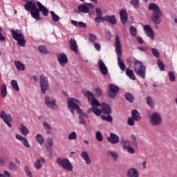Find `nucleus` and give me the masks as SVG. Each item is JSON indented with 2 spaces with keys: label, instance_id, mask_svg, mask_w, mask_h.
Here are the masks:
<instances>
[{
  "label": "nucleus",
  "instance_id": "4468645a",
  "mask_svg": "<svg viewBox=\"0 0 177 177\" xmlns=\"http://www.w3.org/2000/svg\"><path fill=\"white\" fill-rule=\"evenodd\" d=\"M106 139L111 145H117V143H120V137L114 133H110V136L107 137Z\"/></svg>",
  "mask_w": 177,
  "mask_h": 177
},
{
  "label": "nucleus",
  "instance_id": "c9c22d12",
  "mask_svg": "<svg viewBox=\"0 0 177 177\" xmlns=\"http://www.w3.org/2000/svg\"><path fill=\"white\" fill-rule=\"evenodd\" d=\"M1 97H6V95H8V90L6 88V84H1Z\"/></svg>",
  "mask_w": 177,
  "mask_h": 177
},
{
  "label": "nucleus",
  "instance_id": "338daca9",
  "mask_svg": "<svg viewBox=\"0 0 177 177\" xmlns=\"http://www.w3.org/2000/svg\"><path fill=\"white\" fill-rule=\"evenodd\" d=\"M6 162V160L4 158L0 157V166L5 167Z\"/></svg>",
  "mask_w": 177,
  "mask_h": 177
},
{
  "label": "nucleus",
  "instance_id": "20e7f679",
  "mask_svg": "<svg viewBox=\"0 0 177 177\" xmlns=\"http://www.w3.org/2000/svg\"><path fill=\"white\" fill-rule=\"evenodd\" d=\"M77 103L80 104V101H78V100H75L74 98H70L68 100V107L71 113L74 114V110H76L77 113L79 114V117H88V115L82 111V109L80 108V106L77 104Z\"/></svg>",
  "mask_w": 177,
  "mask_h": 177
},
{
  "label": "nucleus",
  "instance_id": "aec40b11",
  "mask_svg": "<svg viewBox=\"0 0 177 177\" xmlns=\"http://www.w3.org/2000/svg\"><path fill=\"white\" fill-rule=\"evenodd\" d=\"M16 139L17 140H20V142L22 143V145L24 146V147H26L27 149H30V143H28V140H27L25 137L20 134H17L15 136Z\"/></svg>",
  "mask_w": 177,
  "mask_h": 177
},
{
  "label": "nucleus",
  "instance_id": "864d4df0",
  "mask_svg": "<svg viewBox=\"0 0 177 177\" xmlns=\"http://www.w3.org/2000/svg\"><path fill=\"white\" fill-rule=\"evenodd\" d=\"M94 21L95 23H103L104 21V17H103L102 15L95 17Z\"/></svg>",
  "mask_w": 177,
  "mask_h": 177
},
{
  "label": "nucleus",
  "instance_id": "de8ad7c7",
  "mask_svg": "<svg viewBox=\"0 0 177 177\" xmlns=\"http://www.w3.org/2000/svg\"><path fill=\"white\" fill-rule=\"evenodd\" d=\"M130 34L132 37H136V34L138 33V30L135 28V26H130Z\"/></svg>",
  "mask_w": 177,
  "mask_h": 177
},
{
  "label": "nucleus",
  "instance_id": "9d476101",
  "mask_svg": "<svg viewBox=\"0 0 177 177\" xmlns=\"http://www.w3.org/2000/svg\"><path fill=\"white\" fill-rule=\"evenodd\" d=\"M57 162L64 169H66L67 171H73V165L68 158H57Z\"/></svg>",
  "mask_w": 177,
  "mask_h": 177
},
{
  "label": "nucleus",
  "instance_id": "8fccbe9b",
  "mask_svg": "<svg viewBox=\"0 0 177 177\" xmlns=\"http://www.w3.org/2000/svg\"><path fill=\"white\" fill-rule=\"evenodd\" d=\"M68 138L69 140H77V133L75 131L71 132L68 135Z\"/></svg>",
  "mask_w": 177,
  "mask_h": 177
},
{
  "label": "nucleus",
  "instance_id": "e2e57ef3",
  "mask_svg": "<svg viewBox=\"0 0 177 177\" xmlns=\"http://www.w3.org/2000/svg\"><path fill=\"white\" fill-rule=\"evenodd\" d=\"M127 150L130 154H135V149L132 147H129Z\"/></svg>",
  "mask_w": 177,
  "mask_h": 177
},
{
  "label": "nucleus",
  "instance_id": "2eb2a0df",
  "mask_svg": "<svg viewBox=\"0 0 177 177\" xmlns=\"http://www.w3.org/2000/svg\"><path fill=\"white\" fill-rule=\"evenodd\" d=\"M98 68L102 75H107L109 73V68H107L106 64H104L102 59L98 61Z\"/></svg>",
  "mask_w": 177,
  "mask_h": 177
},
{
  "label": "nucleus",
  "instance_id": "a18cd8bd",
  "mask_svg": "<svg viewBox=\"0 0 177 177\" xmlns=\"http://www.w3.org/2000/svg\"><path fill=\"white\" fill-rule=\"evenodd\" d=\"M39 53H42L43 55H46L49 53V51H48V49H46V47L45 46H39Z\"/></svg>",
  "mask_w": 177,
  "mask_h": 177
},
{
  "label": "nucleus",
  "instance_id": "9b49d317",
  "mask_svg": "<svg viewBox=\"0 0 177 177\" xmlns=\"http://www.w3.org/2000/svg\"><path fill=\"white\" fill-rule=\"evenodd\" d=\"M0 118L3 120V122L8 127V128H12V116L10 114L6 113L5 110H2L0 113Z\"/></svg>",
  "mask_w": 177,
  "mask_h": 177
},
{
  "label": "nucleus",
  "instance_id": "603ef678",
  "mask_svg": "<svg viewBox=\"0 0 177 177\" xmlns=\"http://www.w3.org/2000/svg\"><path fill=\"white\" fill-rule=\"evenodd\" d=\"M95 138L98 142H102L103 140V136L102 135V132L97 131L95 133Z\"/></svg>",
  "mask_w": 177,
  "mask_h": 177
},
{
  "label": "nucleus",
  "instance_id": "dca6fc26",
  "mask_svg": "<svg viewBox=\"0 0 177 177\" xmlns=\"http://www.w3.org/2000/svg\"><path fill=\"white\" fill-rule=\"evenodd\" d=\"M37 9H39V12H41L43 16L45 17H48L49 15V10L45 7V6L42 5V3L39 1H37Z\"/></svg>",
  "mask_w": 177,
  "mask_h": 177
},
{
  "label": "nucleus",
  "instance_id": "6e6552de",
  "mask_svg": "<svg viewBox=\"0 0 177 177\" xmlns=\"http://www.w3.org/2000/svg\"><path fill=\"white\" fill-rule=\"evenodd\" d=\"M39 83L41 92L43 95H45L46 93V91L49 89V82L48 81V77L44 75H40Z\"/></svg>",
  "mask_w": 177,
  "mask_h": 177
},
{
  "label": "nucleus",
  "instance_id": "412c9836",
  "mask_svg": "<svg viewBox=\"0 0 177 177\" xmlns=\"http://www.w3.org/2000/svg\"><path fill=\"white\" fill-rule=\"evenodd\" d=\"M127 177H139V171L135 167H130L127 171Z\"/></svg>",
  "mask_w": 177,
  "mask_h": 177
},
{
  "label": "nucleus",
  "instance_id": "a211bd4d",
  "mask_svg": "<svg viewBox=\"0 0 177 177\" xmlns=\"http://www.w3.org/2000/svg\"><path fill=\"white\" fill-rule=\"evenodd\" d=\"M37 8V3H35L34 1H29L25 4V9L27 10V12H32V10Z\"/></svg>",
  "mask_w": 177,
  "mask_h": 177
},
{
  "label": "nucleus",
  "instance_id": "0eeeda50",
  "mask_svg": "<svg viewBox=\"0 0 177 177\" xmlns=\"http://www.w3.org/2000/svg\"><path fill=\"white\" fill-rule=\"evenodd\" d=\"M149 124L152 127H158L162 122V118L157 112L152 113L149 117Z\"/></svg>",
  "mask_w": 177,
  "mask_h": 177
},
{
  "label": "nucleus",
  "instance_id": "c756f323",
  "mask_svg": "<svg viewBox=\"0 0 177 177\" xmlns=\"http://www.w3.org/2000/svg\"><path fill=\"white\" fill-rule=\"evenodd\" d=\"M124 99L127 100V102H129V103H133V102L135 101V96H133V94L131 93H125Z\"/></svg>",
  "mask_w": 177,
  "mask_h": 177
},
{
  "label": "nucleus",
  "instance_id": "13d9d810",
  "mask_svg": "<svg viewBox=\"0 0 177 177\" xmlns=\"http://www.w3.org/2000/svg\"><path fill=\"white\" fill-rule=\"evenodd\" d=\"M24 171L26 173L27 176L32 177V174L31 173V171H30V168H28V166L24 167Z\"/></svg>",
  "mask_w": 177,
  "mask_h": 177
},
{
  "label": "nucleus",
  "instance_id": "4c0bfd02",
  "mask_svg": "<svg viewBox=\"0 0 177 177\" xmlns=\"http://www.w3.org/2000/svg\"><path fill=\"white\" fill-rule=\"evenodd\" d=\"M126 75H127V77H130L131 80H133V81H135V80H136V77H135V74L133 73V71L127 68L126 70Z\"/></svg>",
  "mask_w": 177,
  "mask_h": 177
},
{
  "label": "nucleus",
  "instance_id": "680f3d73",
  "mask_svg": "<svg viewBox=\"0 0 177 177\" xmlns=\"http://www.w3.org/2000/svg\"><path fill=\"white\" fill-rule=\"evenodd\" d=\"M95 12L97 16H103V11H102V9H100V8H96Z\"/></svg>",
  "mask_w": 177,
  "mask_h": 177
},
{
  "label": "nucleus",
  "instance_id": "58836bf2",
  "mask_svg": "<svg viewBox=\"0 0 177 177\" xmlns=\"http://www.w3.org/2000/svg\"><path fill=\"white\" fill-rule=\"evenodd\" d=\"M35 138L37 143H39L41 146H42V145H44L45 142V138H44V136H42L40 133L37 134Z\"/></svg>",
  "mask_w": 177,
  "mask_h": 177
},
{
  "label": "nucleus",
  "instance_id": "393cba45",
  "mask_svg": "<svg viewBox=\"0 0 177 177\" xmlns=\"http://www.w3.org/2000/svg\"><path fill=\"white\" fill-rule=\"evenodd\" d=\"M106 156L108 157H111L113 161H118V152L115 151H108L106 152Z\"/></svg>",
  "mask_w": 177,
  "mask_h": 177
},
{
  "label": "nucleus",
  "instance_id": "f8f14e48",
  "mask_svg": "<svg viewBox=\"0 0 177 177\" xmlns=\"http://www.w3.org/2000/svg\"><path fill=\"white\" fill-rule=\"evenodd\" d=\"M109 91H108V96L110 99H114L117 96V93L120 91L118 86L110 84L109 86Z\"/></svg>",
  "mask_w": 177,
  "mask_h": 177
},
{
  "label": "nucleus",
  "instance_id": "1a4fd4ad",
  "mask_svg": "<svg viewBox=\"0 0 177 177\" xmlns=\"http://www.w3.org/2000/svg\"><path fill=\"white\" fill-rule=\"evenodd\" d=\"M91 9H95V6L91 3H84L77 6V13H89Z\"/></svg>",
  "mask_w": 177,
  "mask_h": 177
},
{
  "label": "nucleus",
  "instance_id": "39448f33",
  "mask_svg": "<svg viewBox=\"0 0 177 177\" xmlns=\"http://www.w3.org/2000/svg\"><path fill=\"white\" fill-rule=\"evenodd\" d=\"M10 31L12 32L13 39L17 41V45H19V46H26V39L24 38L23 32L19 29L15 30L11 29Z\"/></svg>",
  "mask_w": 177,
  "mask_h": 177
},
{
  "label": "nucleus",
  "instance_id": "f3484780",
  "mask_svg": "<svg viewBox=\"0 0 177 177\" xmlns=\"http://www.w3.org/2000/svg\"><path fill=\"white\" fill-rule=\"evenodd\" d=\"M57 60L62 67H64L67 63H68V59L67 58V55L64 53H61L57 56Z\"/></svg>",
  "mask_w": 177,
  "mask_h": 177
},
{
  "label": "nucleus",
  "instance_id": "423d86ee",
  "mask_svg": "<svg viewBox=\"0 0 177 177\" xmlns=\"http://www.w3.org/2000/svg\"><path fill=\"white\" fill-rule=\"evenodd\" d=\"M134 71L136 75L140 77V78H146V66L143 64V62L136 61L134 62Z\"/></svg>",
  "mask_w": 177,
  "mask_h": 177
},
{
  "label": "nucleus",
  "instance_id": "6e6d98bb",
  "mask_svg": "<svg viewBox=\"0 0 177 177\" xmlns=\"http://www.w3.org/2000/svg\"><path fill=\"white\" fill-rule=\"evenodd\" d=\"M158 66L159 67L160 71H164L165 70V65H164V63H162L161 60L158 61Z\"/></svg>",
  "mask_w": 177,
  "mask_h": 177
},
{
  "label": "nucleus",
  "instance_id": "ddd939ff",
  "mask_svg": "<svg viewBox=\"0 0 177 177\" xmlns=\"http://www.w3.org/2000/svg\"><path fill=\"white\" fill-rule=\"evenodd\" d=\"M45 104H46L49 109H52V110L57 109V108H56V100L49 96L45 97Z\"/></svg>",
  "mask_w": 177,
  "mask_h": 177
},
{
  "label": "nucleus",
  "instance_id": "f03ea898",
  "mask_svg": "<svg viewBox=\"0 0 177 177\" xmlns=\"http://www.w3.org/2000/svg\"><path fill=\"white\" fill-rule=\"evenodd\" d=\"M149 10L152 12L151 19L155 24L154 27L156 30H158V24H161V17H162V12L160 9V6L156 3H151L149 4Z\"/></svg>",
  "mask_w": 177,
  "mask_h": 177
},
{
  "label": "nucleus",
  "instance_id": "7c9ffc66",
  "mask_svg": "<svg viewBox=\"0 0 177 177\" xmlns=\"http://www.w3.org/2000/svg\"><path fill=\"white\" fill-rule=\"evenodd\" d=\"M43 127L46 131L47 135H52V126L46 122H43Z\"/></svg>",
  "mask_w": 177,
  "mask_h": 177
},
{
  "label": "nucleus",
  "instance_id": "052dcab7",
  "mask_svg": "<svg viewBox=\"0 0 177 177\" xmlns=\"http://www.w3.org/2000/svg\"><path fill=\"white\" fill-rule=\"evenodd\" d=\"M79 122L81 124V125H84V127H86V122H85V119H84L83 117L79 116Z\"/></svg>",
  "mask_w": 177,
  "mask_h": 177
},
{
  "label": "nucleus",
  "instance_id": "cd10ccee",
  "mask_svg": "<svg viewBox=\"0 0 177 177\" xmlns=\"http://www.w3.org/2000/svg\"><path fill=\"white\" fill-rule=\"evenodd\" d=\"M81 157L83 158V160H84L87 165H89V164L92 162V161H91V158H89V155H88V152L85 151H82L81 153Z\"/></svg>",
  "mask_w": 177,
  "mask_h": 177
},
{
  "label": "nucleus",
  "instance_id": "c03bdc74",
  "mask_svg": "<svg viewBox=\"0 0 177 177\" xmlns=\"http://www.w3.org/2000/svg\"><path fill=\"white\" fill-rule=\"evenodd\" d=\"M101 118L103 120V121H107V122H113V117H111V115L110 114H109L107 116L102 115Z\"/></svg>",
  "mask_w": 177,
  "mask_h": 177
},
{
  "label": "nucleus",
  "instance_id": "6ab92c4d",
  "mask_svg": "<svg viewBox=\"0 0 177 177\" xmlns=\"http://www.w3.org/2000/svg\"><path fill=\"white\" fill-rule=\"evenodd\" d=\"M119 13L120 16V21L122 23V25L125 26V24H127V21H128V13L127 12V10H120Z\"/></svg>",
  "mask_w": 177,
  "mask_h": 177
},
{
  "label": "nucleus",
  "instance_id": "b1692460",
  "mask_svg": "<svg viewBox=\"0 0 177 177\" xmlns=\"http://www.w3.org/2000/svg\"><path fill=\"white\" fill-rule=\"evenodd\" d=\"M101 109L104 114H106V115L111 114V108L109 104L106 103H102L101 104Z\"/></svg>",
  "mask_w": 177,
  "mask_h": 177
},
{
  "label": "nucleus",
  "instance_id": "5701e85b",
  "mask_svg": "<svg viewBox=\"0 0 177 177\" xmlns=\"http://www.w3.org/2000/svg\"><path fill=\"white\" fill-rule=\"evenodd\" d=\"M104 19V21L109 23L112 26H115V24H117V18H115V15H106Z\"/></svg>",
  "mask_w": 177,
  "mask_h": 177
},
{
  "label": "nucleus",
  "instance_id": "2f4dec72",
  "mask_svg": "<svg viewBox=\"0 0 177 177\" xmlns=\"http://www.w3.org/2000/svg\"><path fill=\"white\" fill-rule=\"evenodd\" d=\"M70 48L73 50V52H77V50H78V46L77 45V41L75 39L71 38L70 40Z\"/></svg>",
  "mask_w": 177,
  "mask_h": 177
},
{
  "label": "nucleus",
  "instance_id": "69168bd1",
  "mask_svg": "<svg viewBox=\"0 0 177 177\" xmlns=\"http://www.w3.org/2000/svg\"><path fill=\"white\" fill-rule=\"evenodd\" d=\"M95 92H96V95L97 96V97H100V96H102V89H100V88H97V89H95Z\"/></svg>",
  "mask_w": 177,
  "mask_h": 177
},
{
  "label": "nucleus",
  "instance_id": "f704fd0d",
  "mask_svg": "<svg viewBox=\"0 0 177 177\" xmlns=\"http://www.w3.org/2000/svg\"><path fill=\"white\" fill-rule=\"evenodd\" d=\"M131 118H133L135 121H140V119L142 118L140 117V113H139L138 111H136V109H134L131 111Z\"/></svg>",
  "mask_w": 177,
  "mask_h": 177
},
{
  "label": "nucleus",
  "instance_id": "72a5a7b5",
  "mask_svg": "<svg viewBox=\"0 0 177 177\" xmlns=\"http://www.w3.org/2000/svg\"><path fill=\"white\" fill-rule=\"evenodd\" d=\"M19 131L24 136H27L30 133L28 129L23 124H21Z\"/></svg>",
  "mask_w": 177,
  "mask_h": 177
},
{
  "label": "nucleus",
  "instance_id": "bf43d9fd",
  "mask_svg": "<svg viewBox=\"0 0 177 177\" xmlns=\"http://www.w3.org/2000/svg\"><path fill=\"white\" fill-rule=\"evenodd\" d=\"M131 143L133 146H135L136 147H138V142H136V137H135V136H131Z\"/></svg>",
  "mask_w": 177,
  "mask_h": 177
},
{
  "label": "nucleus",
  "instance_id": "49530a36",
  "mask_svg": "<svg viewBox=\"0 0 177 177\" xmlns=\"http://www.w3.org/2000/svg\"><path fill=\"white\" fill-rule=\"evenodd\" d=\"M8 167L11 171H17V165H16L15 162H10Z\"/></svg>",
  "mask_w": 177,
  "mask_h": 177
},
{
  "label": "nucleus",
  "instance_id": "ea45409f",
  "mask_svg": "<svg viewBox=\"0 0 177 177\" xmlns=\"http://www.w3.org/2000/svg\"><path fill=\"white\" fill-rule=\"evenodd\" d=\"M146 102L150 109H154V100L151 97H147Z\"/></svg>",
  "mask_w": 177,
  "mask_h": 177
},
{
  "label": "nucleus",
  "instance_id": "79ce46f5",
  "mask_svg": "<svg viewBox=\"0 0 177 177\" xmlns=\"http://www.w3.org/2000/svg\"><path fill=\"white\" fill-rule=\"evenodd\" d=\"M50 14H51L52 20L55 23H56L57 21H59V20H60V17H59L57 15H56V13H55V12L50 11Z\"/></svg>",
  "mask_w": 177,
  "mask_h": 177
},
{
  "label": "nucleus",
  "instance_id": "a19ab883",
  "mask_svg": "<svg viewBox=\"0 0 177 177\" xmlns=\"http://www.w3.org/2000/svg\"><path fill=\"white\" fill-rule=\"evenodd\" d=\"M11 85H12L13 89H15V91H16V92H19V91H20V88H19V84H17V80H12Z\"/></svg>",
  "mask_w": 177,
  "mask_h": 177
},
{
  "label": "nucleus",
  "instance_id": "0e129e2a",
  "mask_svg": "<svg viewBox=\"0 0 177 177\" xmlns=\"http://www.w3.org/2000/svg\"><path fill=\"white\" fill-rule=\"evenodd\" d=\"M94 45V48L95 49H96V50H97L98 52H100V49H101V46L100 44L99 43H93Z\"/></svg>",
  "mask_w": 177,
  "mask_h": 177
},
{
  "label": "nucleus",
  "instance_id": "37998d69",
  "mask_svg": "<svg viewBox=\"0 0 177 177\" xmlns=\"http://www.w3.org/2000/svg\"><path fill=\"white\" fill-rule=\"evenodd\" d=\"M88 39H89L90 42H92V44H95L96 42V41L97 40V37H96V35H95L92 33H89L88 34Z\"/></svg>",
  "mask_w": 177,
  "mask_h": 177
},
{
  "label": "nucleus",
  "instance_id": "09e8293b",
  "mask_svg": "<svg viewBox=\"0 0 177 177\" xmlns=\"http://www.w3.org/2000/svg\"><path fill=\"white\" fill-rule=\"evenodd\" d=\"M130 3L135 9H138L140 6L139 0H131Z\"/></svg>",
  "mask_w": 177,
  "mask_h": 177
},
{
  "label": "nucleus",
  "instance_id": "4d7b16f0",
  "mask_svg": "<svg viewBox=\"0 0 177 177\" xmlns=\"http://www.w3.org/2000/svg\"><path fill=\"white\" fill-rule=\"evenodd\" d=\"M127 124L128 125H130V127H133V125H135V119L132 117L129 118L127 120Z\"/></svg>",
  "mask_w": 177,
  "mask_h": 177
},
{
  "label": "nucleus",
  "instance_id": "a878e982",
  "mask_svg": "<svg viewBox=\"0 0 177 177\" xmlns=\"http://www.w3.org/2000/svg\"><path fill=\"white\" fill-rule=\"evenodd\" d=\"M41 162H43V164H45L46 162V160L44 158H40L39 159H37L34 163V167L35 168H36V169H41V168H42V165L41 164Z\"/></svg>",
  "mask_w": 177,
  "mask_h": 177
},
{
  "label": "nucleus",
  "instance_id": "4be33fe9",
  "mask_svg": "<svg viewBox=\"0 0 177 177\" xmlns=\"http://www.w3.org/2000/svg\"><path fill=\"white\" fill-rule=\"evenodd\" d=\"M144 30L145 31L146 35L152 39H154V32L153 31V29H151V27L149 25H145L143 26Z\"/></svg>",
  "mask_w": 177,
  "mask_h": 177
},
{
  "label": "nucleus",
  "instance_id": "774afa93",
  "mask_svg": "<svg viewBox=\"0 0 177 177\" xmlns=\"http://www.w3.org/2000/svg\"><path fill=\"white\" fill-rule=\"evenodd\" d=\"M78 26L80 27L81 28H86V24L84 22H79Z\"/></svg>",
  "mask_w": 177,
  "mask_h": 177
},
{
  "label": "nucleus",
  "instance_id": "3c124183",
  "mask_svg": "<svg viewBox=\"0 0 177 177\" xmlns=\"http://www.w3.org/2000/svg\"><path fill=\"white\" fill-rule=\"evenodd\" d=\"M168 75H169V81H171V82H174V81L176 80V77H175V74L174 73V72L169 71L168 73Z\"/></svg>",
  "mask_w": 177,
  "mask_h": 177
},
{
  "label": "nucleus",
  "instance_id": "7ed1b4c3",
  "mask_svg": "<svg viewBox=\"0 0 177 177\" xmlns=\"http://www.w3.org/2000/svg\"><path fill=\"white\" fill-rule=\"evenodd\" d=\"M114 47L118 55V64L122 71H125V64H124V59H121V57L122 56V46H121V41H120L118 34L115 35Z\"/></svg>",
  "mask_w": 177,
  "mask_h": 177
},
{
  "label": "nucleus",
  "instance_id": "473e14b6",
  "mask_svg": "<svg viewBox=\"0 0 177 177\" xmlns=\"http://www.w3.org/2000/svg\"><path fill=\"white\" fill-rule=\"evenodd\" d=\"M15 65L17 70H18L19 71H24V70H26V66L24 65V64L20 62L19 61H15Z\"/></svg>",
  "mask_w": 177,
  "mask_h": 177
},
{
  "label": "nucleus",
  "instance_id": "bb28decb",
  "mask_svg": "<svg viewBox=\"0 0 177 177\" xmlns=\"http://www.w3.org/2000/svg\"><path fill=\"white\" fill-rule=\"evenodd\" d=\"M31 17L35 19V20H42L41 19V16L39 15V10L36 8L32 11H30Z\"/></svg>",
  "mask_w": 177,
  "mask_h": 177
},
{
  "label": "nucleus",
  "instance_id": "5fc2aeb1",
  "mask_svg": "<svg viewBox=\"0 0 177 177\" xmlns=\"http://www.w3.org/2000/svg\"><path fill=\"white\" fill-rule=\"evenodd\" d=\"M151 50L152 52V55H153L155 57H160V52L157 48H151Z\"/></svg>",
  "mask_w": 177,
  "mask_h": 177
},
{
  "label": "nucleus",
  "instance_id": "e433bc0d",
  "mask_svg": "<svg viewBox=\"0 0 177 177\" xmlns=\"http://www.w3.org/2000/svg\"><path fill=\"white\" fill-rule=\"evenodd\" d=\"M120 143L123 145L124 150H127L131 146V142L124 138H121Z\"/></svg>",
  "mask_w": 177,
  "mask_h": 177
},
{
  "label": "nucleus",
  "instance_id": "c85d7f7f",
  "mask_svg": "<svg viewBox=\"0 0 177 177\" xmlns=\"http://www.w3.org/2000/svg\"><path fill=\"white\" fill-rule=\"evenodd\" d=\"M53 147V139L51 138H48L45 144V147L48 151H50L52 150V147Z\"/></svg>",
  "mask_w": 177,
  "mask_h": 177
},
{
  "label": "nucleus",
  "instance_id": "f257e3e1",
  "mask_svg": "<svg viewBox=\"0 0 177 177\" xmlns=\"http://www.w3.org/2000/svg\"><path fill=\"white\" fill-rule=\"evenodd\" d=\"M83 95L86 96V97L88 98V102H91V108L88 109L87 110V113L89 114L91 113H93L97 117H100V115H102V109L97 108L100 107L102 106L99 101H97L96 99H95V96H93V93H92L91 91L88 90H83L82 91Z\"/></svg>",
  "mask_w": 177,
  "mask_h": 177
}]
</instances>
